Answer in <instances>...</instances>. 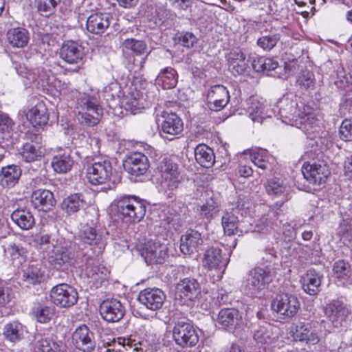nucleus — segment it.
I'll list each match as a JSON object with an SVG mask.
<instances>
[{
    "label": "nucleus",
    "instance_id": "1",
    "mask_svg": "<svg viewBox=\"0 0 352 352\" xmlns=\"http://www.w3.org/2000/svg\"><path fill=\"white\" fill-rule=\"evenodd\" d=\"M276 107L283 122L295 126L305 133H313L318 126V120L314 110L302 102L298 104L296 100L283 98Z\"/></svg>",
    "mask_w": 352,
    "mask_h": 352
},
{
    "label": "nucleus",
    "instance_id": "2",
    "mask_svg": "<svg viewBox=\"0 0 352 352\" xmlns=\"http://www.w3.org/2000/svg\"><path fill=\"white\" fill-rule=\"evenodd\" d=\"M71 244V241L63 237H58V241L54 243V247L47 249L45 258L51 266L57 270H68L72 266L74 258Z\"/></svg>",
    "mask_w": 352,
    "mask_h": 352
},
{
    "label": "nucleus",
    "instance_id": "3",
    "mask_svg": "<svg viewBox=\"0 0 352 352\" xmlns=\"http://www.w3.org/2000/svg\"><path fill=\"white\" fill-rule=\"evenodd\" d=\"M76 109L79 122L87 126L96 125L102 115L97 98L89 95L84 94L78 99Z\"/></svg>",
    "mask_w": 352,
    "mask_h": 352
},
{
    "label": "nucleus",
    "instance_id": "4",
    "mask_svg": "<svg viewBox=\"0 0 352 352\" xmlns=\"http://www.w3.org/2000/svg\"><path fill=\"white\" fill-rule=\"evenodd\" d=\"M273 278V273L268 267H256L248 272L242 287L248 294H257L268 287Z\"/></svg>",
    "mask_w": 352,
    "mask_h": 352
},
{
    "label": "nucleus",
    "instance_id": "5",
    "mask_svg": "<svg viewBox=\"0 0 352 352\" xmlns=\"http://www.w3.org/2000/svg\"><path fill=\"white\" fill-rule=\"evenodd\" d=\"M117 212L126 221L138 222L145 215L146 206L134 196H122L116 201Z\"/></svg>",
    "mask_w": 352,
    "mask_h": 352
},
{
    "label": "nucleus",
    "instance_id": "6",
    "mask_svg": "<svg viewBox=\"0 0 352 352\" xmlns=\"http://www.w3.org/2000/svg\"><path fill=\"white\" fill-rule=\"evenodd\" d=\"M201 294V285L197 279L184 278L175 286V303L180 305H192Z\"/></svg>",
    "mask_w": 352,
    "mask_h": 352
},
{
    "label": "nucleus",
    "instance_id": "7",
    "mask_svg": "<svg viewBox=\"0 0 352 352\" xmlns=\"http://www.w3.org/2000/svg\"><path fill=\"white\" fill-rule=\"evenodd\" d=\"M157 169L161 176V186L164 189L174 190L181 182L178 164L169 157L164 158Z\"/></svg>",
    "mask_w": 352,
    "mask_h": 352
},
{
    "label": "nucleus",
    "instance_id": "8",
    "mask_svg": "<svg viewBox=\"0 0 352 352\" xmlns=\"http://www.w3.org/2000/svg\"><path fill=\"white\" fill-rule=\"evenodd\" d=\"M50 297L55 305L60 308H68L77 302L78 294L74 287L67 283H60L52 288Z\"/></svg>",
    "mask_w": 352,
    "mask_h": 352
},
{
    "label": "nucleus",
    "instance_id": "9",
    "mask_svg": "<svg viewBox=\"0 0 352 352\" xmlns=\"http://www.w3.org/2000/svg\"><path fill=\"white\" fill-rule=\"evenodd\" d=\"M96 223V219H91L90 223L87 221L85 223H82L79 238L83 243L89 245L95 253L100 254L104 250L107 243L102 235L97 232Z\"/></svg>",
    "mask_w": 352,
    "mask_h": 352
},
{
    "label": "nucleus",
    "instance_id": "10",
    "mask_svg": "<svg viewBox=\"0 0 352 352\" xmlns=\"http://www.w3.org/2000/svg\"><path fill=\"white\" fill-rule=\"evenodd\" d=\"M175 343L183 348L195 346L199 340L197 330L190 323L177 322L173 330Z\"/></svg>",
    "mask_w": 352,
    "mask_h": 352
},
{
    "label": "nucleus",
    "instance_id": "11",
    "mask_svg": "<svg viewBox=\"0 0 352 352\" xmlns=\"http://www.w3.org/2000/svg\"><path fill=\"white\" fill-rule=\"evenodd\" d=\"M272 309L283 319L294 316L300 309V302L296 296L282 294L278 295L272 303Z\"/></svg>",
    "mask_w": 352,
    "mask_h": 352
},
{
    "label": "nucleus",
    "instance_id": "12",
    "mask_svg": "<svg viewBox=\"0 0 352 352\" xmlns=\"http://www.w3.org/2000/svg\"><path fill=\"white\" fill-rule=\"evenodd\" d=\"M112 175V166L107 160L93 163L87 168V178L93 185H102L109 182Z\"/></svg>",
    "mask_w": 352,
    "mask_h": 352
},
{
    "label": "nucleus",
    "instance_id": "13",
    "mask_svg": "<svg viewBox=\"0 0 352 352\" xmlns=\"http://www.w3.org/2000/svg\"><path fill=\"white\" fill-rule=\"evenodd\" d=\"M304 177L311 184L320 185L330 175L328 166L324 162H305L302 167Z\"/></svg>",
    "mask_w": 352,
    "mask_h": 352
},
{
    "label": "nucleus",
    "instance_id": "14",
    "mask_svg": "<svg viewBox=\"0 0 352 352\" xmlns=\"http://www.w3.org/2000/svg\"><path fill=\"white\" fill-rule=\"evenodd\" d=\"M228 263L229 258L223 256L219 248L210 247L204 253L203 266L208 270H219L223 274Z\"/></svg>",
    "mask_w": 352,
    "mask_h": 352
},
{
    "label": "nucleus",
    "instance_id": "15",
    "mask_svg": "<svg viewBox=\"0 0 352 352\" xmlns=\"http://www.w3.org/2000/svg\"><path fill=\"white\" fill-rule=\"evenodd\" d=\"M166 300L164 292L159 288H146L138 295L139 302L148 309L157 311L160 309Z\"/></svg>",
    "mask_w": 352,
    "mask_h": 352
},
{
    "label": "nucleus",
    "instance_id": "16",
    "mask_svg": "<svg viewBox=\"0 0 352 352\" xmlns=\"http://www.w3.org/2000/svg\"><path fill=\"white\" fill-rule=\"evenodd\" d=\"M254 339L258 345L263 348V352H275L283 345V342L279 337L267 328L261 327L254 333Z\"/></svg>",
    "mask_w": 352,
    "mask_h": 352
},
{
    "label": "nucleus",
    "instance_id": "17",
    "mask_svg": "<svg viewBox=\"0 0 352 352\" xmlns=\"http://www.w3.org/2000/svg\"><path fill=\"white\" fill-rule=\"evenodd\" d=\"M161 124L162 136L169 140L179 135L184 129L182 119L175 113H164Z\"/></svg>",
    "mask_w": 352,
    "mask_h": 352
},
{
    "label": "nucleus",
    "instance_id": "18",
    "mask_svg": "<svg viewBox=\"0 0 352 352\" xmlns=\"http://www.w3.org/2000/svg\"><path fill=\"white\" fill-rule=\"evenodd\" d=\"M206 99L208 107L212 111H218L227 105L230 101V94L226 87L217 85L210 88Z\"/></svg>",
    "mask_w": 352,
    "mask_h": 352
},
{
    "label": "nucleus",
    "instance_id": "19",
    "mask_svg": "<svg viewBox=\"0 0 352 352\" xmlns=\"http://www.w3.org/2000/svg\"><path fill=\"white\" fill-rule=\"evenodd\" d=\"M140 252L148 264L162 263L167 256L168 248L160 242L149 241L144 244Z\"/></svg>",
    "mask_w": 352,
    "mask_h": 352
},
{
    "label": "nucleus",
    "instance_id": "20",
    "mask_svg": "<svg viewBox=\"0 0 352 352\" xmlns=\"http://www.w3.org/2000/svg\"><path fill=\"white\" fill-rule=\"evenodd\" d=\"M149 168L148 157L142 153H133L124 163V170L131 176L144 175Z\"/></svg>",
    "mask_w": 352,
    "mask_h": 352
},
{
    "label": "nucleus",
    "instance_id": "21",
    "mask_svg": "<svg viewBox=\"0 0 352 352\" xmlns=\"http://www.w3.org/2000/svg\"><path fill=\"white\" fill-rule=\"evenodd\" d=\"M124 312V308L121 302L115 298L104 300L100 306L102 318L109 322H116L121 320Z\"/></svg>",
    "mask_w": 352,
    "mask_h": 352
},
{
    "label": "nucleus",
    "instance_id": "22",
    "mask_svg": "<svg viewBox=\"0 0 352 352\" xmlns=\"http://www.w3.org/2000/svg\"><path fill=\"white\" fill-rule=\"evenodd\" d=\"M292 336L295 341L304 342L307 345H315L320 340L318 331L309 322H300L296 324Z\"/></svg>",
    "mask_w": 352,
    "mask_h": 352
},
{
    "label": "nucleus",
    "instance_id": "23",
    "mask_svg": "<svg viewBox=\"0 0 352 352\" xmlns=\"http://www.w3.org/2000/svg\"><path fill=\"white\" fill-rule=\"evenodd\" d=\"M60 57L68 64H80L84 57L83 47L75 41H65L60 49Z\"/></svg>",
    "mask_w": 352,
    "mask_h": 352
},
{
    "label": "nucleus",
    "instance_id": "24",
    "mask_svg": "<svg viewBox=\"0 0 352 352\" xmlns=\"http://www.w3.org/2000/svg\"><path fill=\"white\" fill-rule=\"evenodd\" d=\"M72 342L74 346L84 352H89L95 348L94 333L86 325L78 327L72 334Z\"/></svg>",
    "mask_w": 352,
    "mask_h": 352
},
{
    "label": "nucleus",
    "instance_id": "25",
    "mask_svg": "<svg viewBox=\"0 0 352 352\" xmlns=\"http://www.w3.org/2000/svg\"><path fill=\"white\" fill-rule=\"evenodd\" d=\"M120 102L122 108L132 114L139 113L145 107L142 94L135 88H130L129 91L124 95Z\"/></svg>",
    "mask_w": 352,
    "mask_h": 352
},
{
    "label": "nucleus",
    "instance_id": "26",
    "mask_svg": "<svg viewBox=\"0 0 352 352\" xmlns=\"http://www.w3.org/2000/svg\"><path fill=\"white\" fill-rule=\"evenodd\" d=\"M252 58L239 50H232L227 56L228 69L234 75H240L245 73L249 68V63Z\"/></svg>",
    "mask_w": 352,
    "mask_h": 352
},
{
    "label": "nucleus",
    "instance_id": "27",
    "mask_svg": "<svg viewBox=\"0 0 352 352\" xmlns=\"http://www.w3.org/2000/svg\"><path fill=\"white\" fill-rule=\"evenodd\" d=\"M113 17L108 13H94L87 19V29L93 34L103 33L110 25Z\"/></svg>",
    "mask_w": 352,
    "mask_h": 352
},
{
    "label": "nucleus",
    "instance_id": "28",
    "mask_svg": "<svg viewBox=\"0 0 352 352\" xmlns=\"http://www.w3.org/2000/svg\"><path fill=\"white\" fill-rule=\"evenodd\" d=\"M348 314L349 309L340 301H333L325 308V314L335 327L342 326Z\"/></svg>",
    "mask_w": 352,
    "mask_h": 352
},
{
    "label": "nucleus",
    "instance_id": "29",
    "mask_svg": "<svg viewBox=\"0 0 352 352\" xmlns=\"http://www.w3.org/2000/svg\"><path fill=\"white\" fill-rule=\"evenodd\" d=\"M180 241L181 252L188 255L197 252L203 243L201 234L194 230L187 231Z\"/></svg>",
    "mask_w": 352,
    "mask_h": 352
},
{
    "label": "nucleus",
    "instance_id": "30",
    "mask_svg": "<svg viewBox=\"0 0 352 352\" xmlns=\"http://www.w3.org/2000/svg\"><path fill=\"white\" fill-rule=\"evenodd\" d=\"M31 199L34 207L41 211H49L55 204L53 193L45 189L36 190L33 192Z\"/></svg>",
    "mask_w": 352,
    "mask_h": 352
},
{
    "label": "nucleus",
    "instance_id": "31",
    "mask_svg": "<svg viewBox=\"0 0 352 352\" xmlns=\"http://www.w3.org/2000/svg\"><path fill=\"white\" fill-rule=\"evenodd\" d=\"M26 118L34 127L45 125L49 120L47 109L43 102H38L28 110Z\"/></svg>",
    "mask_w": 352,
    "mask_h": 352
},
{
    "label": "nucleus",
    "instance_id": "32",
    "mask_svg": "<svg viewBox=\"0 0 352 352\" xmlns=\"http://www.w3.org/2000/svg\"><path fill=\"white\" fill-rule=\"evenodd\" d=\"M248 113L253 122L262 123L263 119L271 117L276 113V110L268 109L264 102L252 99L248 107Z\"/></svg>",
    "mask_w": 352,
    "mask_h": 352
},
{
    "label": "nucleus",
    "instance_id": "33",
    "mask_svg": "<svg viewBox=\"0 0 352 352\" xmlns=\"http://www.w3.org/2000/svg\"><path fill=\"white\" fill-rule=\"evenodd\" d=\"M335 278L341 285L352 284V270L350 264L344 260H338L333 267Z\"/></svg>",
    "mask_w": 352,
    "mask_h": 352
},
{
    "label": "nucleus",
    "instance_id": "34",
    "mask_svg": "<svg viewBox=\"0 0 352 352\" xmlns=\"http://www.w3.org/2000/svg\"><path fill=\"white\" fill-rule=\"evenodd\" d=\"M3 248L5 258L9 259L14 266L19 267L25 261L26 250L22 246L9 243Z\"/></svg>",
    "mask_w": 352,
    "mask_h": 352
},
{
    "label": "nucleus",
    "instance_id": "35",
    "mask_svg": "<svg viewBox=\"0 0 352 352\" xmlns=\"http://www.w3.org/2000/svg\"><path fill=\"white\" fill-rule=\"evenodd\" d=\"M21 175V168L16 165H10L1 168L0 185L5 188L13 187Z\"/></svg>",
    "mask_w": 352,
    "mask_h": 352
},
{
    "label": "nucleus",
    "instance_id": "36",
    "mask_svg": "<svg viewBox=\"0 0 352 352\" xmlns=\"http://www.w3.org/2000/svg\"><path fill=\"white\" fill-rule=\"evenodd\" d=\"M6 35L10 45L16 48L25 47L30 39L29 32L26 29L19 27L10 29Z\"/></svg>",
    "mask_w": 352,
    "mask_h": 352
},
{
    "label": "nucleus",
    "instance_id": "37",
    "mask_svg": "<svg viewBox=\"0 0 352 352\" xmlns=\"http://www.w3.org/2000/svg\"><path fill=\"white\" fill-rule=\"evenodd\" d=\"M34 352H60L62 346L52 338L37 333L34 336Z\"/></svg>",
    "mask_w": 352,
    "mask_h": 352
},
{
    "label": "nucleus",
    "instance_id": "38",
    "mask_svg": "<svg viewBox=\"0 0 352 352\" xmlns=\"http://www.w3.org/2000/svg\"><path fill=\"white\" fill-rule=\"evenodd\" d=\"M195 157L199 164L206 168L212 167L215 162L213 151L204 144H200L196 146Z\"/></svg>",
    "mask_w": 352,
    "mask_h": 352
},
{
    "label": "nucleus",
    "instance_id": "39",
    "mask_svg": "<svg viewBox=\"0 0 352 352\" xmlns=\"http://www.w3.org/2000/svg\"><path fill=\"white\" fill-rule=\"evenodd\" d=\"M12 221L21 230H29L35 224L33 214L25 209H16L11 214Z\"/></svg>",
    "mask_w": 352,
    "mask_h": 352
},
{
    "label": "nucleus",
    "instance_id": "40",
    "mask_svg": "<svg viewBox=\"0 0 352 352\" xmlns=\"http://www.w3.org/2000/svg\"><path fill=\"white\" fill-rule=\"evenodd\" d=\"M108 274V270L104 266L87 267L85 270L88 283L95 287H98L107 279Z\"/></svg>",
    "mask_w": 352,
    "mask_h": 352
},
{
    "label": "nucleus",
    "instance_id": "41",
    "mask_svg": "<svg viewBox=\"0 0 352 352\" xmlns=\"http://www.w3.org/2000/svg\"><path fill=\"white\" fill-rule=\"evenodd\" d=\"M177 72L172 67H168L162 69L157 75L155 82L164 89H172L177 83Z\"/></svg>",
    "mask_w": 352,
    "mask_h": 352
},
{
    "label": "nucleus",
    "instance_id": "42",
    "mask_svg": "<svg viewBox=\"0 0 352 352\" xmlns=\"http://www.w3.org/2000/svg\"><path fill=\"white\" fill-rule=\"evenodd\" d=\"M321 276L313 270L307 271L303 277L302 289L309 295H315L320 291Z\"/></svg>",
    "mask_w": 352,
    "mask_h": 352
},
{
    "label": "nucleus",
    "instance_id": "43",
    "mask_svg": "<svg viewBox=\"0 0 352 352\" xmlns=\"http://www.w3.org/2000/svg\"><path fill=\"white\" fill-rule=\"evenodd\" d=\"M241 316L238 310L233 308L221 309L217 317V322L225 327H232L239 324Z\"/></svg>",
    "mask_w": 352,
    "mask_h": 352
},
{
    "label": "nucleus",
    "instance_id": "44",
    "mask_svg": "<svg viewBox=\"0 0 352 352\" xmlns=\"http://www.w3.org/2000/svg\"><path fill=\"white\" fill-rule=\"evenodd\" d=\"M221 225L224 233L228 236L241 235L243 230L239 228L238 217L232 212H226L221 218Z\"/></svg>",
    "mask_w": 352,
    "mask_h": 352
},
{
    "label": "nucleus",
    "instance_id": "45",
    "mask_svg": "<svg viewBox=\"0 0 352 352\" xmlns=\"http://www.w3.org/2000/svg\"><path fill=\"white\" fill-rule=\"evenodd\" d=\"M25 327L17 321H13L5 325L3 335L6 340L16 342L23 339Z\"/></svg>",
    "mask_w": 352,
    "mask_h": 352
},
{
    "label": "nucleus",
    "instance_id": "46",
    "mask_svg": "<svg viewBox=\"0 0 352 352\" xmlns=\"http://www.w3.org/2000/svg\"><path fill=\"white\" fill-rule=\"evenodd\" d=\"M23 278L27 283L35 285L43 282L45 274L39 265H30L24 270Z\"/></svg>",
    "mask_w": 352,
    "mask_h": 352
},
{
    "label": "nucleus",
    "instance_id": "47",
    "mask_svg": "<svg viewBox=\"0 0 352 352\" xmlns=\"http://www.w3.org/2000/svg\"><path fill=\"white\" fill-rule=\"evenodd\" d=\"M74 161L69 153H63L55 155L52 160V166L54 171L58 173H65L70 170Z\"/></svg>",
    "mask_w": 352,
    "mask_h": 352
},
{
    "label": "nucleus",
    "instance_id": "48",
    "mask_svg": "<svg viewBox=\"0 0 352 352\" xmlns=\"http://www.w3.org/2000/svg\"><path fill=\"white\" fill-rule=\"evenodd\" d=\"M83 197L80 194H74L66 199L62 203V208L67 213L71 214L78 211L85 206Z\"/></svg>",
    "mask_w": 352,
    "mask_h": 352
},
{
    "label": "nucleus",
    "instance_id": "49",
    "mask_svg": "<svg viewBox=\"0 0 352 352\" xmlns=\"http://www.w3.org/2000/svg\"><path fill=\"white\" fill-rule=\"evenodd\" d=\"M265 187L269 195L276 197L285 195L288 190V188L284 182L278 179L267 180Z\"/></svg>",
    "mask_w": 352,
    "mask_h": 352
},
{
    "label": "nucleus",
    "instance_id": "50",
    "mask_svg": "<svg viewBox=\"0 0 352 352\" xmlns=\"http://www.w3.org/2000/svg\"><path fill=\"white\" fill-rule=\"evenodd\" d=\"M337 234L344 244L352 241V220L344 219L337 228Z\"/></svg>",
    "mask_w": 352,
    "mask_h": 352
},
{
    "label": "nucleus",
    "instance_id": "51",
    "mask_svg": "<svg viewBox=\"0 0 352 352\" xmlns=\"http://www.w3.org/2000/svg\"><path fill=\"white\" fill-rule=\"evenodd\" d=\"M21 158L26 162H31L38 160L43 155V152L30 143H25L21 152Z\"/></svg>",
    "mask_w": 352,
    "mask_h": 352
},
{
    "label": "nucleus",
    "instance_id": "52",
    "mask_svg": "<svg viewBox=\"0 0 352 352\" xmlns=\"http://www.w3.org/2000/svg\"><path fill=\"white\" fill-rule=\"evenodd\" d=\"M315 76L313 72L305 70L302 71L298 76L296 82L301 89H312L315 87Z\"/></svg>",
    "mask_w": 352,
    "mask_h": 352
},
{
    "label": "nucleus",
    "instance_id": "53",
    "mask_svg": "<svg viewBox=\"0 0 352 352\" xmlns=\"http://www.w3.org/2000/svg\"><path fill=\"white\" fill-rule=\"evenodd\" d=\"M122 45L126 50H130L135 55L144 54L147 48L144 42L134 38L125 39Z\"/></svg>",
    "mask_w": 352,
    "mask_h": 352
},
{
    "label": "nucleus",
    "instance_id": "54",
    "mask_svg": "<svg viewBox=\"0 0 352 352\" xmlns=\"http://www.w3.org/2000/svg\"><path fill=\"white\" fill-rule=\"evenodd\" d=\"M267 158V152L263 149L254 150L250 153L251 161L255 166L263 170L267 169L268 167L269 162Z\"/></svg>",
    "mask_w": 352,
    "mask_h": 352
},
{
    "label": "nucleus",
    "instance_id": "55",
    "mask_svg": "<svg viewBox=\"0 0 352 352\" xmlns=\"http://www.w3.org/2000/svg\"><path fill=\"white\" fill-rule=\"evenodd\" d=\"M279 40L280 35L278 34L265 35L257 40V45L264 50L270 51L276 46Z\"/></svg>",
    "mask_w": 352,
    "mask_h": 352
},
{
    "label": "nucleus",
    "instance_id": "56",
    "mask_svg": "<svg viewBox=\"0 0 352 352\" xmlns=\"http://www.w3.org/2000/svg\"><path fill=\"white\" fill-rule=\"evenodd\" d=\"M34 315L41 323L49 322L54 314V308L47 306H38L34 309Z\"/></svg>",
    "mask_w": 352,
    "mask_h": 352
},
{
    "label": "nucleus",
    "instance_id": "57",
    "mask_svg": "<svg viewBox=\"0 0 352 352\" xmlns=\"http://www.w3.org/2000/svg\"><path fill=\"white\" fill-rule=\"evenodd\" d=\"M14 125L13 120L7 114L0 112V131L4 134L2 136L3 139H8L13 131Z\"/></svg>",
    "mask_w": 352,
    "mask_h": 352
},
{
    "label": "nucleus",
    "instance_id": "58",
    "mask_svg": "<svg viewBox=\"0 0 352 352\" xmlns=\"http://www.w3.org/2000/svg\"><path fill=\"white\" fill-rule=\"evenodd\" d=\"M335 84L339 88H345L349 85H352V75L349 73H346L342 67L338 68L336 70Z\"/></svg>",
    "mask_w": 352,
    "mask_h": 352
},
{
    "label": "nucleus",
    "instance_id": "59",
    "mask_svg": "<svg viewBox=\"0 0 352 352\" xmlns=\"http://www.w3.org/2000/svg\"><path fill=\"white\" fill-rule=\"evenodd\" d=\"M60 0H38V10L42 15L48 16L55 10Z\"/></svg>",
    "mask_w": 352,
    "mask_h": 352
},
{
    "label": "nucleus",
    "instance_id": "60",
    "mask_svg": "<svg viewBox=\"0 0 352 352\" xmlns=\"http://www.w3.org/2000/svg\"><path fill=\"white\" fill-rule=\"evenodd\" d=\"M277 219V214L270 211L265 216L262 217L256 223V226L261 230L268 231L272 229Z\"/></svg>",
    "mask_w": 352,
    "mask_h": 352
},
{
    "label": "nucleus",
    "instance_id": "61",
    "mask_svg": "<svg viewBox=\"0 0 352 352\" xmlns=\"http://www.w3.org/2000/svg\"><path fill=\"white\" fill-rule=\"evenodd\" d=\"M58 239L52 237L48 234H42L35 238V243L41 250H43L45 254L47 248L54 247V243H56Z\"/></svg>",
    "mask_w": 352,
    "mask_h": 352
},
{
    "label": "nucleus",
    "instance_id": "62",
    "mask_svg": "<svg viewBox=\"0 0 352 352\" xmlns=\"http://www.w3.org/2000/svg\"><path fill=\"white\" fill-rule=\"evenodd\" d=\"M340 138L344 141H352V120L345 119L340 126Z\"/></svg>",
    "mask_w": 352,
    "mask_h": 352
},
{
    "label": "nucleus",
    "instance_id": "63",
    "mask_svg": "<svg viewBox=\"0 0 352 352\" xmlns=\"http://www.w3.org/2000/svg\"><path fill=\"white\" fill-rule=\"evenodd\" d=\"M179 43L184 47H193L197 43V37L191 32H182L178 37Z\"/></svg>",
    "mask_w": 352,
    "mask_h": 352
},
{
    "label": "nucleus",
    "instance_id": "64",
    "mask_svg": "<svg viewBox=\"0 0 352 352\" xmlns=\"http://www.w3.org/2000/svg\"><path fill=\"white\" fill-rule=\"evenodd\" d=\"M104 93L107 100H115L120 98V87L117 83H111L104 87Z\"/></svg>",
    "mask_w": 352,
    "mask_h": 352
}]
</instances>
